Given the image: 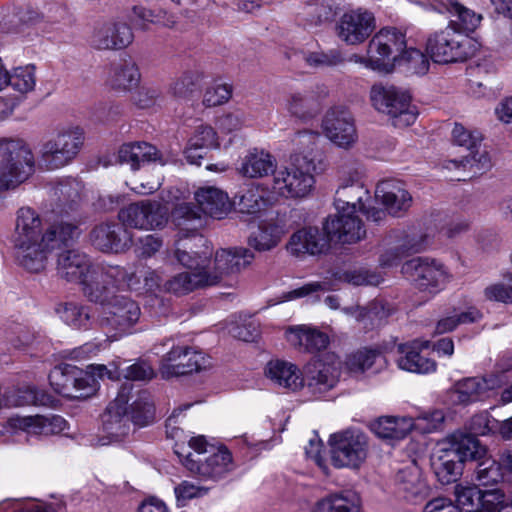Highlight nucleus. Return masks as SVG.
I'll return each instance as SVG.
<instances>
[{
  "label": "nucleus",
  "instance_id": "f257e3e1",
  "mask_svg": "<svg viewBox=\"0 0 512 512\" xmlns=\"http://www.w3.org/2000/svg\"><path fill=\"white\" fill-rule=\"evenodd\" d=\"M80 229L70 223L43 228L40 215L30 207H21L16 213L12 237L17 263L32 273L46 268L50 254L60 246L79 237Z\"/></svg>",
  "mask_w": 512,
  "mask_h": 512
},
{
  "label": "nucleus",
  "instance_id": "f03ea898",
  "mask_svg": "<svg viewBox=\"0 0 512 512\" xmlns=\"http://www.w3.org/2000/svg\"><path fill=\"white\" fill-rule=\"evenodd\" d=\"M57 273L69 282L80 283L90 301H105L109 296V285L133 288L138 284L137 273L132 267L92 264L88 256L77 249H67L58 255Z\"/></svg>",
  "mask_w": 512,
  "mask_h": 512
},
{
  "label": "nucleus",
  "instance_id": "7ed1b4c3",
  "mask_svg": "<svg viewBox=\"0 0 512 512\" xmlns=\"http://www.w3.org/2000/svg\"><path fill=\"white\" fill-rule=\"evenodd\" d=\"M319 134L312 131L299 132L295 138L299 152L291 158L289 166L274 171L271 189L278 196L285 198H303L313 189V173L321 164L322 156L316 144Z\"/></svg>",
  "mask_w": 512,
  "mask_h": 512
},
{
  "label": "nucleus",
  "instance_id": "20e7f679",
  "mask_svg": "<svg viewBox=\"0 0 512 512\" xmlns=\"http://www.w3.org/2000/svg\"><path fill=\"white\" fill-rule=\"evenodd\" d=\"M137 278L138 284L133 288L109 285L108 298L105 301H94L103 306L98 322L111 338L117 339L129 334L139 320L141 312L138 304L126 296L114 294L115 290H137L140 286V278Z\"/></svg>",
  "mask_w": 512,
  "mask_h": 512
},
{
  "label": "nucleus",
  "instance_id": "39448f33",
  "mask_svg": "<svg viewBox=\"0 0 512 512\" xmlns=\"http://www.w3.org/2000/svg\"><path fill=\"white\" fill-rule=\"evenodd\" d=\"M189 447L193 452L183 455L178 450L175 453L183 465L192 473L205 479H218L232 470V456L226 448H216L209 445L203 436L192 437Z\"/></svg>",
  "mask_w": 512,
  "mask_h": 512
},
{
  "label": "nucleus",
  "instance_id": "423d86ee",
  "mask_svg": "<svg viewBox=\"0 0 512 512\" xmlns=\"http://www.w3.org/2000/svg\"><path fill=\"white\" fill-rule=\"evenodd\" d=\"M34 167L33 153L23 140H0V192L25 182Z\"/></svg>",
  "mask_w": 512,
  "mask_h": 512
},
{
  "label": "nucleus",
  "instance_id": "0eeeda50",
  "mask_svg": "<svg viewBox=\"0 0 512 512\" xmlns=\"http://www.w3.org/2000/svg\"><path fill=\"white\" fill-rule=\"evenodd\" d=\"M475 50L471 37L451 27L430 34L426 41V53L439 64L464 62L474 55Z\"/></svg>",
  "mask_w": 512,
  "mask_h": 512
},
{
  "label": "nucleus",
  "instance_id": "6e6552de",
  "mask_svg": "<svg viewBox=\"0 0 512 512\" xmlns=\"http://www.w3.org/2000/svg\"><path fill=\"white\" fill-rule=\"evenodd\" d=\"M370 100L377 111L392 118L395 127L410 126L417 119L418 112L411 104L410 94L393 85H373Z\"/></svg>",
  "mask_w": 512,
  "mask_h": 512
},
{
  "label": "nucleus",
  "instance_id": "1a4fd4ad",
  "mask_svg": "<svg viewBox=\"0 0 512 512\" xmlns=\"http://www.w3.org/2000/svg\"><path fill=\"white\" fill-rule=\"evenodd\" d=\"M406 37L397 28L379 30L370 40L367 48L370 69L389 72L402 61L406 49Z\"/></svg>",
  "mask_w": 512,
  "mask_h": 512
},
{
  "label": "nucleus",
  "instance_id": "9d476101",
  "mask_svg": "<svg viewBox=\"0 0 512 512\" xmlns=\"http://www.w3.org/2000/svg\"><path fill=\"white\" fill-rule=\"evenodd\" d=\"M85 140L79 126L59 129L41 148L42 159L49 169H59L71 163L79 154Z\"/></svg>",
  "mask_w": 512,
  "mask_h": 512
},
{
  "label": "nucleus",
  "instance_id": "9b49d317",
  "mask_svg": "<svg viewBox=\"0 0 512 512\" xmlns=\"http://www.w3.org/2000/svg\"><path fill=\"white\" fill-rule=\"evenodd\" d=\"M304 387L315 396L333 389L341 374V361L334 352H324L310 360L302 372Z\"/></svg>",
  "mask_w": 512,
  "mask_h": 512
},
{
  "label": "nucleus",
  "instance_id": "f8f14e48",
  "mask_svg": "<svg viewBox=\"0 0 512 512\" xmlns=\"http://www.w3.org/2000/svg\"><path fill=\"white\" fill-rule=\"evenodd\" d=\"M254 260V254L245 247L220 248L212 259H207L206 270H203L209 286L223 282L231 276L239 274Z\"/></svg>",
  "mask_w": 512,
  "mask_h": 512
},
{
  "label": "nucleus",
  "instance_id": "ddd939ff",
  "mask_svg": "<svg viewBox=\"0 0 512 512\" xmlns=\"http://www.w3.org/2000/svg\"><path fill=\"white\" fill-rule=\"evenodd\" d=\"M331 460L335 467L358 468L366 459L368 441L364 433L348 429L331 435L329 439Z\"/></svg>",
  "mask_w": 512,
  "mask_h": 512
},
{
  "label": "nucleus",
  "instance_id": "4468645a",
  "mask_svg": "<svg viewBox=\"0 0 512 512\" xmlns=\"http://www.w3.org/2000/svg\"><path fill=\"white\" fill-rule=\"evenodd\" d=\"M402 273L418 289L430 294H436L444 289L451 278L447 268L441 262L420 257L405 262Z\"/></svg>",
  "mask_w": 512,
  "mask_h": 512
},
{
  "label": "nucleus",
  "instance_id": "2eb2a0df",
  "mask_svg": "<svg viewBox=\"0 0 512 512\" xmlns=\"http://www.w3.org/2000/svg\"><path fill=\"white\" fill-rule=\"evenodd\" d=\"M118 217L123 225L138 230L163 228L168 221V209L158 201L143 200L122 208Z\"/></svg>",
  "mask_w": 512,
  "mask_h": 512
},
{
  "label": "nucleus",
  "instance_id": "dca6fc26",
  "mask_svg": "<svg viewBox=\"0 0 512 512\" xmlns=\"http://www.w3.org/2000/svg\"><path fill=\"white\" fill-rule=\"evenodd\" d=\"M211 359L203 352L189 347H173L160 361L159 373L163 379L200 372L210 368Z\"/></svg>",
  "mask_w": 512,
  "mask_h": 512
},
{
  "label": "nucleus",
  "instance_id": "f3484780",
  "mask_svg": "<svg viewBox=\"0 0 512 512\" xmlns=\"http://www.w3.org/2000/svg\"><path fill=\"white\" fill-rule=\"evenodd\" d=\"M321 126L324 135L339 148L350 149L358 140L355 118L346 107L330 108Z\"/></svg>",
  "mask_w": 512,
  "mask_h": 512
},
{
  "label": "nucleus",
  "instance_id": "a211bd4d",
  "mask_svg": "<svg viewBox=\"0 0 512 512\" xmlns=\"http://www.w3.org/2000/svg\"><path fill=\"white\" fill-rule=\"evenodd\" d=\"M376 28L374 15L363 9L344 13L336 23L337 37L347 45H359L365 42Z\"/></svg>",
  "mask_w": 512,
  "mask_h": 512
},
{
  "label": "nucleus",
  "instance_id": "6ab92c4d",
  "mask_svg": "<svg viewBox=\"0 0 512 512\" xmlns=\"http://www.w3.org/2000/svg\"><path fill=\"white\" fill-rule=\"evenodd\" d=\"M454 494L459 510L464 512H500L504 502V495L498 489L456 485Z\"/></svg>",
  "mask_w": 512,
  "mask_h": 512
},
{
  "label": "nucleus",
  "instance_id": "aec40b11",
  "mask_svg": "<svg viewBox=\"0 0 512 512\" xmlns=\"http://www.w3.org/2000/svg\"><path fill=\"white\" fill-rule=\"evenodd\" d=\"M501 385L502 380L498 375L467 377L456 382L448 396L452 404L468 405L488 397L490 391Z\"/></svg>",
  "mask_w": 512,
  "mask_h": 512
},
{
  "label": "nucleus",
  "instance_id": "412c9836",
  "mask_svg": "<svg viewBox=\"0 0 512 512\" xmlns=\"http://www.w3.org/2000/svg\"><path fill=\"white\" fill-rule=\"evenodd\" d=\"M133 39V31L127 23L105 22L94 27L89 43L97 50H120L129 46Z\"/></svg>",
  "mask_w": 512,
  "mask_h": 512
},
{
  "label": "nucleus",
  "instance_id": "4be33fe9",
  "mask_svg": "<svg viewBox=\"0 0 512 512\" xmlns=\"http://www.w3.org/2000/svg\"><path fill=\"white\" fill-rule=\"evenodd\" d=\"M323 230L330 242L342 244L356 243L366 235L363 223L356 213L337 212L326 220Z\"/></svg>",
  "mask_w": 512,
  "mask_h": 512
},
{
  "label": "nucleus",
  "instance_id": "5701e85b",
  "mask_svg": "<svg viewBox=\"0 0 512 512\" xmlns=\"http://www.w3.org/2000/svg\"><path fill=\"white\" fill-rule=\"evenodd\" d=\"M118 223H101L90 234L92 244L102 252L121 253L132 245V234Z\"/></svg>",
  "mask_w": 512,
  "mask_h": 512
},
{
  "label": "nucleus",
  "instance_id": "b1692460",
  "mask_svg": "<svg viewBox=\"0 0 512 512\" xmlns=\"http://www.w3.org/2000/svg\"><path fill=\"white\" fill-rule=\"evenodd\" d=\"M328 94L329 90L324 85H316L303 91H292L285 99V108L292 116L307 120L314 117L319 109L320 101Z\"/></svg>",
  "mask_w": 512,
  "mask_h": 512
},
{
  "label": "nucleus",
  "instance_id": "393cba45",
  "mask_svg": "<svg viewBox=\"0 0 512 512\" xmlns=\"http://www.w3.org/2000/svg\"><path fill=\"white\" fill-rule=\"evenodd\" d=\"M132 389L130 383L122 385L117 397L111 402L103 415L104 429L114 437H122L130 430V417L127 413V403Z\"/></svg>",
  "mask_w": 512,
  "mask_h": 512
},
{
  "label": "nucleus",
  "instance_id": "a878e982",
  "mask_svg": "<svg viewBox=\"0 0 512 512\" xmlns=\"http://www.w3.org/2000/svg\"><path fill=\"white\" fill-rule=\"evenodd\" d=\"M328 235L317 227H306L294 232L286 245L287 251L296 257L317 255L329 247Z\"/></svg>",
  "mask_w": 512,
  "mask_h": 512
},
{
  "label": "nucleus",
  "instance_id": "bb28decb",
  "mask_svg": "<svg viewBox=\"0 0 512 512\" xmlns=\"http://www.w3.org/2000/svg\"><path fill=\"white\" fill-rule=\"evenodd\" d=\"M375 197L386 211L394 216L406 212L412 204V196L405 185L394 179L383 180L376 186Z\"/></svg>",
  "mask_w": 512,
  "mask_h": 512
},
{
  "label": "nucleus",
  "instance_id": "cd10ccee",
  "mask_svg": "<svg viewBox=\"0 0 512 512\" xmlns=\"http://www.w3.org/2000/svg\"><path fill=\"white\" fill-rule=\"evenodd\" d=\"M9 426L21 430L29 436H49L66 428V420L59 415L15 416L8 420Z\"/></svg>",
  "mask_w": 512,
  "mask_h": 512
},
{
  "label": "nucleus",
  "instance_id": "c85d7f7f",
  "mask_svg": "<svg viewBox=\"0 0 512 512\" xmlns=\"http://www.w3.org/2000/svg\"><path fill=\"white\" fill-rule=\"evenodd\" d=\"M429 341L414 340L410 343L397 345L400 356L397 365L401 370L413 373L427 374L436 370L434 360L424 357L420 350L429 347Z\"/></svg>",
  "mask_w": 512,
  "mask_h": 512
},
{
  "label": "nucleus",
  "instance_id": "c756f323",
  "mask_svg": "<svg viewBox=\"0 0 512 512\" xmlns=\"http://www.w3.org/2000/svg\"><path fill=\"white\" fill-rule=\"evenodd\" d=\"M194 198L204 214L217 220L225 218L233 207L228 194L215 186L200 187Z\"/></svg>",
  "mask_w": 512,
  "mask_h": 512
},
{
  "label": "nucleus",
  "instance_id": "7c9ffc66",
  "mask_svg": "<svg viewBox=\"0 0 512 512\" xmlns=\"http://www.w3.org/2000/svg\"><path fill=\"white\" fill-rule=\"evenodd\" d=\"M285 337L291 346L308 353H321L329 344L325 333L305 325L288 328Z\"/></svg>",
  "mask_w": 512,
  "mask_h": 512
},
{
  "label": "nucleus",
  "instance_id": "2f4dec72",
  "mask_svg": "<svg viewBox=\"0 0 512 512\" xmlns=\"http://www.w3.org/2000/svg\"><path fill=\"white\" fill-rule=\"evenodd\" d=\"M357 173L350 176L351 183H343L335 194V207L337 212L357 213L365 207V201L369 199V192L356 181Z\"/></svg>",
  "mask_w": 512,
  "mask_h": 512
},
{
  "label": "nucleus",
  "instance_id": "473e14b6",
  "mask_svg": "<svg viewBox=\"0 0 512 512\" xmlns=\"http://www.w3.org/2000/svg\"><path fill=\"white\" fill-rule=\"evenodd\" d=\"M399 491L411 502L422 501L427 497L429 488L422 477L420 468L412 463L399 470L396 476Z\"/></svg>",
  "mask_w": 512,
  "mask_h": 512
},
{
  "label": "nucleus",
  "instance_id": "72a5a7b5",
  "mask_svg": "<svg viewBox=\"0 0 512 512\" xmlns=\"http://www.w3.org/2000/svg\"><path fill=\"white\" fill-rule=\"evenodd\" d=\"M219 146L216 131L209 125L197 126L190 136L184 154L190 164L200 165L206 150Z\"/></svg>",
  "mask_w": 512,
  "mask_h": 512
},
{
  "label": "nucleus",
  "instance_id": "f704fd0d",
  "mask_svg": "<svg viewBox=\"0 0 512 512\" xmlns=\"http://www.w3.org/2000/svg\"><path fill=\"white\" fill-rule=\"evenodd\" d=\"M462 461L458 454L443 441L432 458L435 474L442 484L455 481L462 471Z\"/></svg>",
  "mask_w": 512,
  "mask_h": 512
},
{
  "label": "nucleus",
  "instance_id": "c9c22d12",
  "mask_svg": "<svg viewBox=\"0 0 512 512\" xmlns=\"http://www.w3.org/2000/svg\"><path fill=\"white\" fill-rule=\"evenodd\" d=\"M266 375L275 384L290 391L304 388L303 374L294 363L284 360H272L267 364Z\"/></svg>",
  "mask_w": 512,
  "mask_h": 512
},
{
  "label": "nucleus",
  "instance_id": "e433bc0d",
  "mask_svg": "<svg viewBox=\"0 0 512 512\" xmlns=\"http://www.w3.org/2000/svg\"><path fill=\"white\" fill-rule=\"evenodd\" d=\"M285 225L276 219H269L261 222L258 230L248 238L251 248L259 252H266L278 246L285 235Z\"/></svg>",
  "mask_w": 512,
  "mask_h": 512
},
{
  "label": "nucleus",
  "instance_id": "4c0bfd02",
  "mask_svg": "<svg viewBox=\"0 0 512 512\" xmlns=\"http://www.w3.org/2000/svg\"><path fill=\"white\" fill-rule=\"evenodd\" d=\"M462 462L478 461L486 456L487 448L471 433L455 431L444 440Z\"/></svg>",
  "mask_w": 512,
  "mask_h": 512
},
{
  "label": "nucleus",
  "instance_id": "58836bf2",
  "mask_svg": "<svg viewBox=\"0 0 512 512\" xmlns=\"http://www.w3.org/2000/svg\"><path fill=\"white\" fill-rule=\"evenodd\" d=\"M361 500L352 490H341L320 498L313 507V512H359Z\"/></svg>",
  "mask_w": 512,
  "mask_h": 512
},
{
  "label": "nucleus",
  "instance_id": "ea45409f",
  "mask_svg": "<svg viewBox=\"0 0 512 512\" xmlns=\"http://www.w3.org/2000/svg\"><path fill=\"white\" fill-rule=\"evenodd\" d=\"M276 169V159L264 150L253 149L241 160L239 172L246 177L262 178Z\"/></svg>",
  "mask_w": 512,
  "mask_h": 512
},
{
  "label": "nucleus",
  "instance_id": "a19ab883",
  "mask_svg": "<svg viewBox=\"0 0 512 512\" xmlns=\"http://www.w3.org/2000/svg\"><path fill=\"white\" fill-rule=\"evenodd\" d=\"M440 5L452 17L446 27L463 31L469 36V34L480 24L482 17L476 14L473 10L463 6L457 0H441Z\"/></svg>",
  "mask_w": 512,
  "mask_h": 512
},
{
  "label": "nucleus",
  "instance_id": "79ce46f5",
  "mask_svg": "<svg viewBox=\"0 0 512 512\" xmlns=\"http://www.w3.org/2000/svg\"><path fill=\"white\" fill-rule=\"evenodd\" d=\"M140 72L131 60H123L113 64L107 78L108 85L118 91H129L140 81Z\"/></svg>",
  "mask_w": 512,
  "mask_h": 512
},
{
  "label": "nucleus",
  "instance_id": "37998d69",
  "mask_svg": "<svg viewBox=\"0 0 512 512\" xmlns=\"http://www.w3.org/2000/svg\"><path fill=\"white\" fill-rule=\"evenodd\" d=\"M83 375H79V380L74 384L75 395L72 399H85L92 396L98 389V378L102 379L107 376L109 379H115V372L107 369L102 364H91L87 366V370H82Z\"/></svg>",
  "mask_w": 512,
  "mask_h": 512
},
{
  "label": "nucleus",
  "instance_id": "c03bdc74",
  "mask_svg": "<svg viewBox=\"0 0 512 512\" xmlns=\"http://www.w3.org/2000/svg\"><path fill=\"white\" fill-rule=\"evenodd\" d=\"M411 417H380L370 425L371 430L380 438L402 439L414 427Z\"/></svg>",
  "mask_w": 512,
  "mask_h": 512
},
{
  "label": "nucleus",
  "instance_id": "a18cd8bd",
  "mask_svg": "<svg viewBox=\"0 0 512 512\" xmlns=\"http://www.w3.org/2000/svg\"><path fill=\"white\" fill-rule=\"evenodd\" d=\"M132 13L136 26L142 31H148L152 24L166 28H174L177 24L175 15L160 7L148 8L138 5L133 7Z\"/></svg>",
  "mask_w": 512,
  "mask_h": 512
},
{
  "label": "nucleus",
  "instance_id": "49530a36",
  "mask_svg": "<svg viewBox=\"0 0 512 512\" xmlns=\"http://www.w3.org/2000/svg\"><path fill=\"white\" fill-rule=\"evenodd\" d=\"M118 156L121 163L129 164L133 170H137L141 163L160 160L157 148L146 142L124 144Z\"/></svg>",
  "mask_w": 512,
  "mask_h": 512
},
{
  "label": "nucleus",
  "instance_id": "de8ad7c7",
  "mask_svg": "<svg viewBox=\"0 0 512 512\" xmlns=\"http://www.w3.org/2000/svg\"><path fill=\"white\" fill-rule=\"evenodd\" d=\"M209 287L204 272H182L174 275L163 283V292L174 295H185L195 289Z\"/></svg>",
  "mask_w": 512,
  "mask_h": 512
},
{
  "label": "nucleus",
  "instance_id": "09e8293b",
  "mask_svg": "<svg viewBox=\"0 0 512 512\" xmlns=\"http://www.w3.org/2000/svg\"><path fill=\"white\" fill-rule=\"evenodd\" d=\"M82 374V369L69 364L60 365L55 367L49 374L50 385L58 394L72 399L75 395L74 384L82 380L79 377Z\"/></svg>",
  "mask_w": 512,
  "mask_h": 512
},
{
  "label": "nucleus",
  "instance_id": "8fccbe9b",
  "mask_svg": "<svg viewBox=\"0 0 512 512\" xmlns=\"http://www.w3.org/2000/svg\"><path fill=\"white\" fill-rule=\"evenodd\" d=\"M203 78L199 69L186 70L170 84L169 91L177 99H190L200 88Z\"/></svg>",
  "mask_w": 512,
  "mask_h": 512
},
{
  "label": "nucleus",
  "instance_id": "3c124183",
  "mask_svg": "<svg viewBox=\"0 0 512 512\" xmlns=\"http://www.w3.org/2000/svg\"><path fill=\"white\" fill-rule=\"evenodd\" d=\"M426 238L420 237L418 240H406L401 244L386 249L379 258L382 267H392L397 265L400 260L410 253H417L424 249Z\"/></svg>",
  "mask_w": 512,
  "mask_h": 512
},
{
  "label": "nucleus",
  "instance_id": "603ef678",
  "mask_svg": "<svg viewBox=\"0 0 512 512\" xmlns=\"http://www.w3.org/2000/svg\"><path fill=\"white\" fill-rule=\"evenodd\" d=\"M55 311L65 324L75 329L87 328L90 324L88 308L78 303H60Z\"/></svg>",
  "mask_w": 512,
  "mask_h": 512
},
{
  "label": "nucleus",
  "instance_id": "864d4df0",
  "mask_svg": "<svg viewBox=\"0 0 512 512\" xmlns=\"http://www.w3.org/2000/svg\"><path fill=\"white\" fill-rule=\"evenodd\" d=\"M388 351L387 346L377 348H362L348 356L347 368L354 373H363L370 369L384 353Z\"/></svg>",
  "mask_w": 512,
  "mask_h": 512
},
{
  "label": "nucleus",
  "instance_id": "5fc2aeb1",
  "mask_svg": "<svg viewBox=\"0 0 512 512\" xmlns=\"http://www.w3.org/2000/svg\"><path fill=\"white\" fill-rule=\"evenodd\" d=\"M234 204L241 213L255 214L265 208L267 199L259 186L251 185L235 197Z\"/></svg>",
  "mask_w": 512,
  "mask_h": 512
},
{
  "label": "nucleus",
  "instance_id": "6e6d98bb",
  "mask_svg": "<svg viewBox=\"0 0 512 512\" xmlns=\"http://www.w3.org/2000/svg\"><path fill=\"white\" fill-rule=\"evenodd\" d=\"M191 246L183 240L176 242L175 257L184 267L198 272L206 270L207 257H202L198 252L192 251Z\"/></svg>",
  "mask_w": 512,
  "mask_h": 512
},
{
  "label": "nucleus",
  "instance_id": "4d7b16f0",
  "mask_svg": "<svg viewBox=\"0 0 512 512\" xmlns=\"http://www.w3.org/2000/svg\"><path fill=\"white\" fill-rule=\"evenodd\" d=\"M155 415L154 404L148 393H142L131 406L130 421L138 426H146L153 422Z\"/></svg>",
  "mask_w": 512,
  "mask_h": 512
},
{
  "label": "nucleus",
  "instance_id": "13d9d810",
  "mask_svg": "<svg viewBox=\"0 0 512 512\" xmlns=\"http://www.w3.org/2000/svg\"><path fill=\"white\" fill-rule=\"evenodd\" d=\"M10 402L14 406L42 405L51 403V396L46 392L32 386L17 389L10 397Z\"/></svg>",
  "mask_w": 512,
  "mask_h": 512
},
{
  "label": "nucleus",
  "instance_id": "bf43d9fd",
  "mask_svg": "<svg viewBox=\"0 0 512 512\" xmlns=\"http://www.w3.org/2000/svg\"><path fill=\"white\" fill-rule=\"evenodd\" d=\"M477 462L475 477L479 485H493L502 479L500 464L490 457L488 453Z\"/></svg>",
  "mask_w": 512,
  "mask_h": 512
},
{
  "label": "nucleus",
  "instance_id": "052dcab7",
  "mask_svg": "<svg viewBox=\"0 0 512 512\" xmlns=\"http://www.w3.org/2000/svg\"><path fill=\"white\" fill-rule=\"evenodd\" d=\"M35 70L33 66L15 68L12 74H8L7 85H10L20 94L32 91L35 87Z\"/></svg>",
  "mask_w": 512,
  "mask_h": 512
},
{
  "label": "nucleus",
  "instance_id": "680f3d73",
  "mask_svg": "<svg viewBox=\"0 0 512 512\" xmlns=\"http://www.w3.org/2000/svg\"><path fill=\"white\" fill-rule=\"evenodd\" d=\"M469 166L470 168L475 167L477 170H484L490 167V157L485 150H480V144L472 150H469V153L462 157L461 160H451L447 163L446 168H466Z\"/></svg>",
  "mask_w": 512,
  "mask_h": 512
},
{
  "label": "nucleus",
  "instance_id": "e2e57ef3",
  "mask_svg": "<svg viewBox=\"0 0 512 512\" xmlns=\"http://www.w3.org/2000/svg\"><path fill=\"white\" fill-rule=\"evenodd\" d=\"M501 422L493 418L488 412H481L474 415L469 423L470 433L477 436H485L490 433L500 434Z\"/></svg>",
  "mask_w": 512,
  "mask_h": 512
},
{
  "label": "nucleus",
  "instance_id": "0e129e2a",
  "mask_svg": "<svg viewBox=\"0 0 512 512\" xmlns=\"http://www.w3.org/2000/svg\"><path fill=\"white\" fill-rule=\"evenodd\" d=\"M232 96V86L227 83L213 82L205 91L203 104L215 107L226 103Z\"/></svg>",
  "mask_w": 512,
  "mask_h": 512
},
{
  "label": "nucleus",
  "instance_id": "69168bd1",
  "mask_svg": "<svg viewBox=\"0 0 512 512\" xmlns=\"http://www.w3.org/2000/svg\"><path fill=\"white\" fill-rule=\"evenodd\" d=\"M339 279L349 284L360 286V285H378L382 279L381 277L373 272L366 269H353L344 271Z\"/></svg>",
  "mask_w": 512,
  "mask_h": 512
},
{
  "label": "nucleus",
  "instance_id": "338daca9",
  "mask_svg": "<svg viewBox=\"0 0 512 512\" xmlns=\"http://www.w3.org/2000/svg\"><path fill=\"white\" fill-rule=\"evenodd\" d=\"M207 491V488L189 481H182L174 488L177 502L181 506H184L187 501L193 498L204 496Z\"/></svg>",
  "mask_w": 512,
  "mask_h": 512
},
{
  "label": "nucleus",
  "instance_id": "774afa93",
  "mask_svg": "<svg viewBox=\"0 0 512 512\" xmlns=\"http://www.w3.org/2000/svg\"><path fill=\"white\" fill-rule=\"evenodd\" d=\"M484 296L489 301L512 303V286L502 282L493 283L485 288Z\"/></svg>",
  "mask_w": 512,
  "mask_h": 512
}]
</instances>
